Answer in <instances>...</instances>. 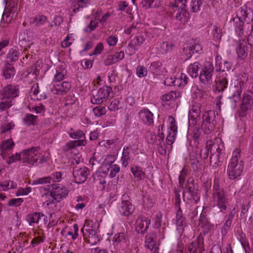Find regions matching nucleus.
Returning a JSON list of instances; mask_svg holds the SVG:
<instances>
[{"label":"nucleus","instance_id":"f257e3e1","mask_svg":"<svg viewBox=\"0 0 253 253\" xmlns=\"http://www.w3.org/2000/svg\"><path fill=\"white\" fill-rule=\"evenodd\" d=\"M219 77L218 80L215 81L213 86V90L219 92L224 91L228 86V82L232 81L234 77L233 69L230 62L224 61L223 65H221L219 69Z\"/></svg>","mask_w":253,"mask_h":253},{"label":"nucleus","instance_id":"f03ea898","mask_svg":"<svg viewBox=\"0 0 253 253\" xmlns=\"http://www.w3.org/2000/svg\"><path fill=\"white\" fill-rule=\"evenodd\" d=\"M247 23L253 20V12L246 6L241 7L237 12V16L230 21L235 28L236 34L240 37L244 35V22Z\"/></svg>","mask_w":253,"mask_h":253},{"label":"nucleus","instance_id":"7ed1b4c3","mask_svg":"<svg viewBox=\"0 0 253 253\" xmlns=\"http://www.w3.org/2000/svg\"><path fill=\"white\" fill-rule=\"evenodd\" d=\"M240 152L239 150L233 152V156L228 164L227 172L229 178L233 180L240 176L243 172L244 164L239 161Z\"/></svg>","mask_w":253,"mask_h":253},{"label":"nucleus","instance_id":"20e7f679","mask_svg":"<svg viewBox=\"0 0 253 253\" xmlns=\"http://www.w3.org/2000/svg\"><path fill=\"white\" fill-rule=\"evenodd\" d=\"M17 89L15 85H8L0 90V110L4 111L12 105V99L17 96Z\"/></svg>","mask_w":253,"mask_h":253},{"label":"nucleus","instance_id":"39448f33","mask_svg":"<svg viewBox=\"0 0 253 253\" xmlns=\"http://www.w3.org/2000/svg\"><path fill=\"white\" fill-rule=\"evenodd\" d=\"M51 185V189L50 190V194L52 199L51 201L48 200L46 201L47 205H49L51 203L60 202L67 197L69 193V190L65 186L59 183L52 184Z\"/></svg>","mask_w":253,"mask_h":253},{"label":"nucleus","instance_id":"423d86ee","mask_svg":"<svg viewBox=\"0 0 253 253\" xmlns=\"http://www.w3.org/2000/svg\"><path fill=\"white\" fill-rule=\"evenodd\" d=\"M215 112L213 110H209L205 112L203 116V121L201 129L205 134H209L212 132L216 125Z\"/></svg>","mask_w":253,"mask_h":253},{"label":"nucleus","instance_id":"0eeeda50","mask_svg":"<svg viewBox=\"0 0 253 253\" xmlns=\"http://www.w3.org/2000/svg\"><path fill=\"white\" fill-rule=\"evenodd\" d=\"M214 67L212 63L207 62L202 68L199 79L200 82L207 86H210L212 83V76Z\"/></svg>","mask_w":253,"mask_h":253},{"label":"nucleus","instance_id":"6e6552de","mask_svg":"<svg viewBox=\"0 0 253 253\" xmlns=\"http://www.w3.org/2000/svg\"><path fill=\"white\" fill-rule=\"evenodd\" d=\"M243 83L235 80L233 86H232L233 94L228 97V105L231 109H235L237 103L240 100V96L243 90Z\"/></svg>","mask_w":253,"mask_h":253},{"label":"nucleus","instance_id":"1a4fd4ad","mask_svg":"<svg viewBox=\"0 0 253 253\" xmlns=\"http://www.w3.org/2000/svg\"><path fill=\"white\" fill-rule=\"evenodd\" d=\"M81 231L84 239L89 244L94 245L100 241L96 230L93 228L92 223H85Z\"/></svg>","mask_w":253,"mask_h":253},{"label":"nucleus","instance_id":"9d476101","mask_svg":"<svg viewBox=\"0 0 253 253\" xmlns=\"http://www.w3.org/2000/svg\"><path fill=\"white\" fill-rule=\"evenodd\" d=\"M69 136L77 140L71 141L69 142L67 146L70 149L80 146H84L86 144L85 140V134L83 131L81 130H73V128H71L70 131L68 132Z\"/></svg>","mask_w":253,"mask_h":253},{"label":"nucleus","instance_id":"9b49d317","mask_svg":"<svg viewBox=\"0 0 253 253\" xmlns=\"http://www.w3.org/2000/svg\"><path fill=\"white\" fill-rule=\"evenodd\" d=\"M112 88L107 85H104L100 87L96 94H93L91 99L93 104H100L107 100Z\"/></svg>","mask_w":253,"mask_h":253},{"label":"nucleus","instance_id":"f8f14e48","mask_svg":"<svg viewBox=\"0 0 253 253\" xmlns=\"http://www.w3.org/2000/svg\"><path fill=\"white\" fill-rule=\"evenodd\" d=\"M184 201L196 204L200 200V194L192 184L187 186L183 192Z\"/></svg>","mask_w":253,"mask_h":253},{"label":"nucleus","instance_id":"ddd939ff","mask_svg":"<svg viewBox=\"0 0 253 253\" xmlns=\"http://www.w3.org/2000/svg\"><path fill=\"white\" fill-rule=\"evenodd\" d=\"M212 197L214 204L219 209L220 212H224L227 210L229 200L225 191L213 194Z\"/></svg>","mask_w":253,"mask_h":253},{"label":"nucleus","instance_id":"4468645a","mask_svg":"<svg viewBox=\"0 0 253 253\" xmlns=\"http://www.w3.org/2000/svg\"><path fill=\"white\" fill-rule=\"evenodd\" d=\"M89 174V170L86 167L82 168H75L73 170V174L74 177V182L81 184L84 182Z\"/></svg>","mask_w":253,"mask_h":253},{"label":"nucleus","instance_id":"2eb2a0df","mask_svg":"<svg viewBox=\"0 0 253 253\" xmlns=\"http://www.w3.org/2000/svg\"><path fill=\"white\" fill-rule=\"evenodd\" d=\"M201 105L200 104H196L192 106L191 110L189 113V122L190 126H194L200 122L201 118Z\"/></svg>","mask_w":253,"mask_h":253},{"label":"nucleus","instance_id":"dca6fc26","mask_svg":"<svg viewBox=\"0 0 253 253\" xmlns=\"http://www.w3.org/2000/svg\"><path fill=\"white\" fill-rule=\"evenodd\" d=\"M151 220L145 216H139L135 221V231L138 233L144 234L147 230Z\"/></svg>","mask_w":253,"mask_h":253},{"label":"nucleus","instance_id":"f3484780","mask_svg":"<svg viewBox=\"0 0 253 253\" xmlns=\"http://www.w3.org/2000/svg\"><path fill=\"white\" fill-rule=\"evenodd\" d=\"M71 84L68 82H63L62 84H54L50 91L54 94L62 95L67 92L71 88Z\"/></svg>","mask_w":253,"mask_h":253},{"label":"nucleus","instance_id":"a211bd4d","mask_svg":"<svg viewBox=\"0 0 253 253\" xmlns=\"http://www.w3.org/2000/svg\"><path fill=\"white\" fill-rule=\"evenodd\" d=\"M253 106V92L248 91L244 93L241 108L242 111L246 112L251 109Z\"/></svg>","mask_w":253,"mask_h":253},{"label":"nucleus","instance_id":"6ab92c4d","mask_svg":"<svg viewBox=\"0 0 253 253\" xmlns=\"http://www.w3.org/2000/svg\"><path fill=\"white\" fill-rule=\"evenodd\" d=\"M138 116L144 124L150 126L154 124L153 114L148 109H143L139 112Z\"/></svg>","mask_w":253,"mask_h":253},{"label":"nucleus","instance_id":"aec40b11","mask_svg":"<svg viewBox=\"0 0 253 253\" xmlns=\"http://www.w3.org/2000/svg\"><path fill=\"white\" fill-rule=\"evenodd\" d=\"M169 121L170 123V126L169 130V134L166 138V141L168 144L171 145L175 141L177 134V126L174 123L175 120L173 117L169 116Z\"/></svg>","mask_w":253,"mask_h":253},{"label":"nucleus","instance_id":"412c9836","mask_svg":"<svg viewBox=\"0 0 253 253\" xmlns=\"http://www.w3.org/2000/svg\"><path fill=\"white\" fill-rule=\"evenodd\" d=\"M134 211V207L129 201L126 200L122 202L119 208V211L122 215L127 216L132 214Z\"/></svg>","mask_w":253,"mask_h":253},{"label":"nucleus","instance_id":"4be33fe9","mask_svg":"<svg viewBox=\"0 0 253 253\" xmlns=\"http://www.w3.org/2000/svg\"><path fill=\"white\" fill-rule=\"evenodd\" d=\"M204 250L203 241L202 239H198L192 242L188 247L189 253H202Z\"/></svg>","mask_w":253,"mask_h":253},{"label":"nucleus","instance_id":"5701e85b","mask_svg":"<svg viewBox=\"0 0 253 253\" xmlns=\"http://www.w3.org/2000/svg\"><path fill=\"white\" fill-rule=\"evenodd\" d=\"M207 144L209 145V146H212L211 147V153L212 150H214V149H215L216 151V153H213L211 154L210 157V165L212 167H215L217 165H218L219 162V155H220V149L217 147L218 146L215 145L213 144L212 141H209L208 142Z\"/></svg>","mask_w":253,"mask_h":253},{"label":"nucleus","instance_id":"b1692460","mask_svg":"<svg viewBox=\"0 0 253 253\" xmlns=\"http://www.w3.org/2000/svg\"><path fill=\"white\" fill-rule=\"evenodd\" d=\"M176 207L178 208L176 213V224L177 229L179 230H183L184 227L186 226L185 218L183 215L180 206Z\"/></svg>","mask_w":253,"mask_h":253},{"label":"nucleus","instance_id":"393cba45","mask_svg":"<svg viewBox=\"0 0 253 253\" xmlns=\"http://www.w3.org/2000/svg\"><path fill=\"white\" fill-rule=\"evenodd\" d=\"M236 52L239 57L242 59H244L247 57L248 55L247 47V43L245 41L242 40L239 42L236 48Z\"/></svg>","mask_w":253,"mask_h":253},{"label":"nucleus","instance_id":"a878e982","mask_svg":"<svg viewBox=\"0 0 253 253\" xmlns=\"http://www.w3.org/2000/svg\"><path fill=\"white\" fill-rule=\"evenodd\" d=\"M128 241L127 236L124 233H119L116 234L113 239V245L118 246L120 244L121 246H126Z\"/></svg>","mask_w":253,"mask_h":253},{"label":"nucleus","instance_id":"bb28decb","mask_svg":"<svg viewBox=\"0 0 253 253\" xmlns=\"http://www.w3.org/2000/svg\"><path fill=\"white\" fill-rule=\"evenodd\" d=\"M227 216V219L221 228V234L223 236H225L230 230L234 214L231 212Z\"/></svg>","mask_w":253,"mask_h":253},{"label":"nucleus","instance_id":"cd10ccee","mask_svg":"<svg viewBox=\"0 0 253 253\" xmlns=\"http://www.w3.org/2000/svg\"><path fill=\"white\" fill-rule=\"evenodd\" d=\"M14 143L12 139H7L4 141L0 145V148L1 150V156L3 159H5V155L6 152L8 150H10L13 147Z\"/></svg>","mask_w":253,"mask_h":253},{"label":"nucleus","instance_id":"c85d7f7f","mask_svg":"<svg viewBox=\"0 0 253 253\" xmlns=\"http://www.w3.org/2000/svg\"><path fill=\"white\" fill-rule=\"evenodd\" d=\"M175 17L177 20L184 24L187 22L189 19V13L186 8L178 9Z\"/></svg>","mask_w":253,"mask_h":253},{"label":"nucleus","instance_id":"c756f323","mask_svg":"<svg viewBox=\"0 0 253 253\" xmlns=\"http://www.w3.org/2000/svg\"><path fill=\"white\" fill-rule=\"evenodd\" d=\"M40 147H33V166L36 164L38 166L39 164L43 163L45 159L44 157L39 153H36V152H38L40 150Z\"/></svg>","mask_w":253,"mask_h":253},{"label":"nucleus","instance_id":"7c9ffc66","mask_svg":"<svg viewBox=\"0 0 253 253\" xmlns=\"http://www.w3.org/2000/svg\"><path fill=\"white\" fill-rule=\"evenodd\" d=\"M130 170L133 176L137 178L138 180H141L145 178V173L139 166L135 165L130 168Z\"/></svg>","mask_w":253,"mask_h":253},{"label":"nucleus","instance_id":"2f4dec72","mask_svg":"<svg viewBox=\"0 0 253 253\" xmlns=\"http://www.w3.org/2000/svg\"><path fill=\"white\" fill-rule=\"evenodd\" d=\"M201 67V64L198 62H195L193 64H191L188 66L187 72L190 76L195 78L198 76V71Z\"/></svg>","mask_w":253,"mask_h":253},{"label":"nucleus","instance_id":"473e14b6","mask_svg":"<svg viewBox=\"0 0 253 253\" xmlns=\"http://www.w3.org/2000/svg\"><path fill=\"white\" fill-rule=\"evenodd\" d=\"M32 148L24 150L20 154V160L23 163H26L28 164H30L32 160Z\"/></svg>","mask_w":253,"mask_h":253},{"label":"nucleus","instance_id":"72a5a7b5","mask_svg":"<svg viewBox=\"0 0 253 253\" xmlns=\"http://www.w3.org/2000/svg\"><path fill=\"white\" fill-rule=\"evenodd\" d=\"M6 4V11L14 14L17 16V2L16 0H10L4 1Z\"/></svg>","mask_w":253,"mask_h":253},{"label":"nucleus","instance_id":"f704fd0d","mask_svg":"<svg viewBox=\"0 0 253 253\" xmlns=\"http://www.w3.org/2000/svg\"><path fill=\"white\" fill-rule=\"evenodd\" d=\"M162 64L159 61H155L151 63L150 66V71L154 75H159L162 73Z\"/></svg>","mask_w":253,"mask_h":253},{"label":"nucleus","instance_id":"c9c22d12","mask_svg":"<svg viewBox=\"0 0 253 253\" xmlns=\"http://www.w3.org/2000/svg\"><path fill=\"white\" fill-rule=\"evenodd\" d=\"M188 77L185 74H181L180 76L177 78H174V86H184L188 83Z\"/></svg>","mask_w":253,"mask_h":253},{"label":"nucleus","instance_id":"e433bc0d","mask_svg":"<svg viewBox=\"0 0 253 253\" xmlns=\"http://www.w3.org/2000/svg\"><path fill=\"white\" fill-rule=\"evenodd\" d=\"M174 45L170 42H163L160 45V51L163 54H167L172 50Z\"/></svg>","mask_w":253,"mask_h":253},{"label":"nucleus","instance_id":"4c0bfd02","mask_svg":"<svg viewBox=\"0 0 253 253\" xmlns=\"http://www.w3.org/2000/svg\"><path fill=\"white\" fill-rule=\"evenodd\" d=\"M129 150V148L127 146L124 148L121 161L122 166L124 167H126L130 162V153Z\"/></svg>","mask_w":253,"mask_h":253},{"label":"nucleus","instance_id":"58836bf2","mask_svg":"<svg viewBox=\"0 0 253 253\" xmlns=\"http://www.w3.org/2000/svg\"><path fill=\"white\" fill-rule=\"evenodd\" d=\"M20 52L16 49H11L7 54L6 57L8 62H14L18 60Z\"/></svg>","mask_w":253,"mask_h":253},{"label":"nucleus","instance_id":"ea45409f","mask_svg":"<svg viewBox=\"0 0 253 253\" xmlns=\"http://www.w3.org/2000/svg\"><path fill=\"white\" fill-rule=\"evenodd\" d=\"M203 3V0H192L190 3V10L192 12H197L200 10Z\"/></svg>","mask_w":253,"mask_h":253},{"label":"nucleus","instance_id":"a19ab883","mask_svg":"<svg viewBox=\"0 0 253 253\" xmlns=\"http://www.w3.org/2000/svg\"><path fill=\"white\" fill-rule=\"evenodd\" d=\"M180 96V93L178 92L171 91L166 93L162 96V99L164 101H168L170 100H174Z\"/></svg>","mask_w":253,"mask_h":253},{"label":"nucleus","instance_id":"79ce46f5","mask_svg":"<svg viewBox=\"0 0 253 253\" xmlns=\"http://www.w3.org/2000/svg\"><path fill=\"white\" fill-rule=\"evenodd\" d=\"M121 99L122 98L120 97V98H118L112 100L109 106V109L111 111H115L122 108L121 103Z\"/></svg>","mask_w":253,"mask_h":253},{"label":"nucleus","instance_id":"37998d69","mask_svg":"<svg viewBox=\"0 0 253 253\" xmlns=\"http://www.w3.org/2000/svg\"><path fill=\"white\" fill-rule=\"evenodd\" d=\"M14 67L7 65L4 68L3 75L6 79H8L14 75Z\"/></svg>","mask_w":253,"mask_h":253},{"label":"nucleus","instance_id":"c03bdc74","mask_svg":"<svg viewBox=\"0 0 253 253\" xmlns=\"http://www.w3.org/2000/svg\"><path fill=\"white\" fill-rule=\"evenodd\" d=\"M46 20L47 18L46 16L43 15H39L38 16H36L34 18L33 24H34L36 26H39L45 23Z\"/></svg>","mask_w":253,"mask_h":253},{"label":"nucleus","instance_id":"a18cd8bd","mask_svg":"<svg viewBox=\"0 0 253 253\" xmlns=\"http://www.w3.org/2000/svg\"><path fill=\"white\" fill-rule=\"evenodd\" d=\"M108 165H110V168L108 169H110V176L112 178L115 177L116 175L120 171V167L118 165L113 164L112 162H107Z\"/></svg>","mask_w":253,"mask_h":253},{"label":"nucleus","instance_id":"49530a36","mask_svg":"<svg viewBox=\"0 0 253 253\" xmlns=\"http://www.w3.org/2000/svg\"><path fill=\"white\" fill-rule=\"evenodd\" d=\"M145 137L147 141L150 144H155L157 142V136L153 132L148 131L146 132Z\"/></svg>","mask_w":253,"mask_h":253},{"label":"nucleus","instance_id":"de8ad7c7","mask_svg":"<svg viewBox=\"0 0 253 253\" xmlns=\"http://www.w3.org/2000/svg\"><path fill=\"white\" fill-rule=\"evenodd\" d=\"M16 16V15L13 13L12 14L6 10H4V13L2 15L1 20L4 22L8 23L10 22L13 18H15Z\"/></svg>","mask_w":253,"mask_h":253},{"label":"nucleus","instance_id":"09e8293b","mask_svg":"<svg viewBox=\"0 0 253 253\" xmlns=\"http://www.w3.org/2000/svg\"><path fill=\"white\" fill-rule=\"evenodd\" d=\"M16 185L14 184L13 181H10L8 180L4 181L0 183V188L3 191H6L10 188H14Z\"/></svg>","mask_w":253,"mask_h":253},{"label":"nucleus","instance_id":"8fccbe9b","mask_svg":"<svg viewBox=\"0 0 253 253\" xmlns=\"http://www.w3.org/2000/svg\"><path fill=\"white\" fill-rule=\"evenodd\" d=\"M185 50L186 51H192L193 53H194L195 52L200 53L202 50V47L200 44L194 43L192 46L185 47Z\"/></svg>","mask_w":253,"mask_h":253},{"label":"nucleus","instance_id":"3c124183","mask_svg":"<svg viewBox=\"0 0 253 253\" xmlns=\"http://www.w3.org/2000/svg\"><path fill=\"white\" fill-rule=\"evenodd\" d=\"M93 112L95 116L101 117L106 113L105 107L101 106H98L93 109Z\"/></svg>","mask_w":253,"mask_h":253},{"label":"nucleus","instance_id":"603ef678","mask_svg":"<svg viewBox=\"0 0 253 253\" xmlns=\"http://www.w3.org/2000/svg\"><path fill=\"white\" fill-rule=\"evenodd\" d=\"M145 38L144 36L140 35L135 37L132 41L131 44L134 46L141 45L145 41Z\"/></svg>","mask_w":253,"mask_h":253},{"label":"nucleus","instance_id":"864d4df0","mask_svg":"<svg viewBox=\"0 0 253 253\" xmlns=\"http://www.w3.org/2000/svg\"><path fill=\"white\" fill-rule=\"evenodd\" d=\"M187 0H175L174 4L171 5V8H178V9L185 8Z\"/></svg>","mask_w":253,"mask_h":253},{"label":"nucleus","instance_id":"5fc2aeb1","mask_svg":"<svg viewBox=\"0 0 253 253\" xmlns=\"http://www.w3.org/2000/svg\"><path fill=\"white\" fill-rule=\"evenodd\" d=\"M213 194L224 192V190L222 189L219 185V180L218 178H215L213 184Z\"/></svg>","mask_w":253,"mask_h":253},{"label":"nucleus","instance_id":"6e6d98bb","mask_svg":"<svg viewBox=\"0 0 253 253\" xmlns=\"http://www.w3.org/2000/svg\"><path fill=\"white\" fill-rule=\"evenodd\" d=\"M200 122L194 126L192 125L191 127H193V137L195 140L198 139L201 135V130L200 129Z\"/></svg>","mask_w":253,"mask_h":253},{"label":"nucleus","instance_id":"4d7b16f0","mask_svg":"<svg viewBox=\"0 0 253 253\" xmlns=\"http://www.w3.org/2000/svg\"><path fill=\"white\" fill-rule=\"evenodd\" d=\"M199 225L203 228L204 233H208L213 227V225L211 224L209 221H203Z\"/></svg>","mask_w":253,"mask_h":253},{"label":"nucleus","instance_id":"13d9d810","mask_svg":"<svg viewBox=\"0 0 253 253\" xmlns=\"http://www.w3.org/2000/svg\"><path fill=\"white\" fill-rule=\"evenodd\" d=\"M20 37L21 40L30 42L32 41L31 32L30 31H24L21 34Z\"/></svg>","mask_w":253,"mask_h":253},{"label":"nucleus","instance_id":"bf43d9fd","mask_svg":"<svg viewBox=\"0 0 253 253\" xmlns=\"http://www.w3.org/2000/svg\"><path fill=\"white\" fill-rule=\"evenodd\" d=\"M88 3V0H78L77 4L74 5V12H76L77 10L79 11L80 8L86 6Z\"/></svg>","mask_w":253,"mask_h":253},{"label":"nucleus","instance_id":"052dcab7","mask_svg":"<svg viewBox=\"0 0 253 253\" xmlns=\"http://www.w3.org/2000/svg\"><path fill=\"white\" fill-rule=\"evenodd\" d=\"M136 74L139 77H143L147 75V70L142 66H139L136 68Z\"/></svg>","mask_w":253,"mask_h":253},{"label":"nucleus","instance_id":"680f3d73","mask_svg":"<svg viewBox=\"0 0 253 253\" xmlns=\"http://www.w3.org/2000/svg\"><path fill=\"white\" fill-rule=\"evenodd\" d=\"M23 202V200L22 198L11 199L9 200L8 204L9 206L18 207Z\"/></svg>","mask_w":253,"mask_h":253},{"label":"nucleus","instance_id":"e2e57ef3","mask_svg":"<svg viewBox=\"0 0 253 253\" xmlns=\"http://www.w3.org/2000/svg\"><path fill=\"white\" fill-rule=\"evenodd\" d=\"M15 126V125L12 123H9L8 124H5L2 126L1 128V133H4L6 132L9 131L12 129Z\"/></svg>","mask_w":253,"mask_h":253},{"label":"nucleus","instance_id":"0e129e2a","mask_svg":"<svg viewBox=\"0 0 253 253\" xmlns=\"http://www.w3.org/2000/svg\"><path fill=\"white\" fill-rule=\"evenodd\" d=\"M142 3L146 8H153L157 7V4L154 3V0H145L142 2Z\"/></svg>","mask_w":253,"mask_h":253},{"label":"nucleus","instance_id":"69168bd1","mask_svg":"<svg viewBox=\"0 0 253 253\" xmlns=\"http://www.w3.org/2000/svg\"><path fill=\"white\" fill-rule=\"evenodd\" d=\"M43 241V238H42V232L40 233V232H38V236L34 237V238H33V246L37 245L38 244H40L41 242H42Z\"/></svg>","mask_w":253,"mask_h":253},{"label":"nucleus","instance_id":"338daca9","mask_svg":"<svg viewBox=\"0 0 253 253\" xmlns=\"http://www.w3.org/2000/svg\"><path fill=\"white\" fill-rule=\"evenodd\" d=\"M164 127V126L163 125H160L159 126L158 128V141L159 142V145L161 144V142L163 141L164 139V134L163 133V128Z\"/></svg>","mask_w":253,"mask_h":253},{"label":"nucleus","instance_id":"774afa93","mask_svg":"<svg viewBox=\"0 0 253 253\" xmlns=\"http://www.w3.org/2000/svg\"><path fill=\"white\" fill-rule=\"evenodd\" d=\"M209 149L210 148H207V147L201 149L199 155L201 159L205 160L208 158L209 154Z\"/></svg>","mask_w":253,"mask_h":253}]
</instances>
